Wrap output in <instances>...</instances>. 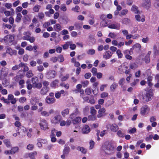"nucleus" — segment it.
<instances>
[{"mask_svg":"<svg viewBox=\"0 0 159 159\" xmlns=\"http://www.w3.org/2000/svg\"><path fill=\"white\" fill-rule=\"evenodd\" d=\"M116 147V143L112 142L108 143L106 147L105 145H103L102 147V149L104 151L106 154L111 155L115 152Z\"/></svg>","mask_w":159,"mask_h":159,"instance_id":"1","label":"nucleus"},{"mask_svg":"<svg viewBox=\"0 0 159 159\" xmlns=\"http://www.w3.org/2000/svg\"><path fill=\"white\" fill-rule=\"evenodd\" d=\"M32 82L33 86L35 88L40 89L42 87V84L39 82V80L38 77L36 76L33 77L32 78Z\"/></svg>","mask_w":159,"mask_h":159,"instance_id":"2","label":"nucleus"},{"mask_svg":"<svg viewBox=\"0 0 159 159\" xmlns=\"http://www.w3.org/2000/svg\"><path fill=\"white\" fill-rule=\"evenodd\" d=\"M150 110V108L148 106L144 105L141 108L140 113L142 116H146Z\"/></svg>","mask_w":159,"mask_h":159,"instance_id":"3","label":"nucleus"},{"mask_svg":"<svg viewBox=\"0 0 159 159\" xmlns=\"http://www.w3.org/2000/svg\"><path fill=\"white\" fill-rule=\"evenodd\" d=\"M62 120V117L60 115L55 116L51 119V122L53 124H58Z\"/></svg>","mask_w":159,"mask_h":159,"instance_id":"4","label":"nucleus"},{"mask_svg":"<svg viewBox=\"0 0 159 159\" xmlns=\"http://www.w3.org/2000/svg\"><path fill=\"white\" fill-rule=\"evenodd\" d=\"M39 125L40 128L43 130H46L48 129V124L47 121L43 119H41L40 120L39 123Z\"/></svg>","mask_w":159,"mask_h":159,"instance_id":"5","label":"nucleus"},{"mask_svg":"<svg viewBox=\"0 0 159 159\" xmlns=\"http://www.w3.org/2000/svg\"><path fill=\"white\" fill-rule=\"evenodd\" d=\"M152 95L149 92H147L143 96V99L144 102H147L152 99Z\"/></svg>","mask_w":159,"mask_h":159,"instance_id":"6","label":"nucleus"},{"mask_svg":"<svg viewBox=\"0 0 159 159\" xmlns=\"http://www.w3.org/2000/svg\"><path fill=\"white\" fill-rule=\"evenodd\" d=\"M87 43L89 45H93L96 42V40L94 35L90 34L89 36V38L87 40Z\"/></svg>","mask_w":159,"mask_h":159,"instance_id":"7","label":"nucleus"},{"mask_svg":"<svg viewBox=\"0 0 159 159\" xmlns=\"http://www.w3.org/2000/svg\"><path fill=\"white\" fill-rule=\"evenodd\" d=\"M151 5V2L150 0H143L142 4V6L146 9H148Z\"/></svg>","mask_w":159,"mask_h":159,"instance_id":"8","label":"nucleus"},{"mask_svg":"<svg viewBox=\"0 0 159 159\" xmlns=\"http://www.w3.org/2000/svg\"><path fill=\"white\" fill-rule=\"evenodd\" d=\"M111 43L113 45L117 46L119 48L123 46L125 44L124 42H120L118 43L116 40H113L112 41Z\"/></svg>","mask_w":159,"mask_h":159,"instance_id":"9","label":"nucleus"},{"mask_svg":"<svg viewBox=\"0 0 159 159\" xmlns=\"http://www.w3.org/2000/svg\"><path fill=\"white\" fill-rule=\"evenodd\" d=\"M106 127L107 129H110L112 131L116 132L118 129V127L116 124L112 125L108 124L106 125Z\"/></svg>","mask_w":159,"mask_h":159,"instance_id":"10","label":"nucleus"},{"mask_svg":"<svg viewBox=\"0 0 159 159\" xmlns=\"http://www.w3.org/2000/svg\"><path fill=\"white\" fill-rule=\"evenodd\" d=\"M108 27L110 29L119 30L120 28V25L119 23L115 22L109 25Z\"/></svg>","mask_w":159,"mask_h":159,"instance_id":"11","label":"nucleus"},{"mask_svg":"<svg viewBox=\"0 0 159 159\" xmlns=\"http://www.w3.org/2000/svg\"><path fill=\"white\" fill-rule=\"evenodd\" d=\"M14 39V36L13 35H8L4 37V40L6 43H11L13 41Z\"/></svg>","mask_w":159,"mask_h":159,"instance_id":"12","label":"nucleus"},{"mask_svg":"<svg viewBox=\"0 0 159 159\" xmlns=\"http://www.w3.org/2000/svg\"><path fill=\"white\" fill-rule=\"evenodd\" d=\"M132 48L134 51L136 52H139L141 50V46L140 44L136 43L134 44Z\"/></svg>","mask_w":159,"mask_h":159,"instance_id":"13","label":"nucleus"},{"mask_svg":"<svg viewBox=\"0 0 159 159\" xmlns=\"http://www.w3.org/2000/svg\"><path fill=\"white\" fill-rule=\"evenodd\" d=\"M56 99L54 97H50L48 96L46 98L45 101L46 102L49 104H52L55 102Z\"/></svg>","mask_w":159,"mask_h":159,"instance_id":"14","label":"nucleus"},{"mask_svg":"<svg viewBox=\"0 0 159 159\" xmlns=\"http://www.w3.org/2000/svg\"><path fill=\"white\" fill-rule=\"evenodd\" d=\"M55 131L56 129H55L53 128L52 129L51 131L52 133L50 135V137L51 141L52 142H55L57 140V139L55 137Z\"/></svg>","mask_w":159,"mask_h":159,"instance_id":"15","label":"nucleus"},{"mask_svg":"<svg viewBox=\"0 0 159 159\" xmlns=\"http://www.w3.org/2000/svg\"><path fill=\"white\" fill-rule=\"evenodd\" d=\"M56 72L53 70L49 71L47 74V77L48 79L54 78L56 75Z\"/></svg>","mask_w":159,"mask_h":159,"instance_id":"16","label":"nucleus"},{"mask_svg":"<svg viewBox=\"0 0 159 159\" xmlns=\"http://www.w3.org/2000/svg\"><path fill=\"white\" fill-rule=\"evenodd\" d=\"M73 116L74 117H73V119H72V122L74 124H77L80 122L81 118L80 117H76L75 114Z\"/></svg>","mask_w":159,"mask_h":159,"instance_id":"17","label":"nucleus"},{"mask_svg":"<svg viewBox=\"0 0 159 159\" xmlns=\"http://www.w3.org/2000/svg\"><path fill=\"white\" fill-rule=\"evenodd\" d=\"M105 111L106 109L105 108H100L98 111V114L97 115V117L99 118L103 116Z\"/></svg>","mask_w":159,"mask_h":159,"instance_id":"18","label":"nucleus"},{"mask_svg":"<svg viewBox=\"0 0 159 159\" xmlns=\"http://www.w3.org/2000/svg\"><path fill=\"white\" fill-rule=\"evenodd\" d=\"M90 128L88 125L84 126L82 129V132L83 134H88L90 131Z\"/></svg>","mask_w":159,"mask_h":159,"instance_id":"19","label":"nucleus"},{"mask_svg":"<svg viewBox=\"0 0 159 159\" xmlns=\"http://www.w3.org/2000/svg\"><path fill=\"white\" fill-rule=\"evenodd\" d=\"M112 54L111 52L107 51L104 53L103 58L106 59H109L111 57Z\"/></svg>","mask_w":159,"mask_h":159,"instance_id":"20","label":"nucleus"},{"mask_svg":"<svg viewBox=\"0 0 159 159\" xmlns=\"http://www.w3.org/2000/svg\"><path fill=\"white\" fill-rule=\"evenodd\" d=\"M39 99L38 98H31L30 102L32 105H36L39 102Z\"/></svg>","mask_w":159,"mask_h":159,"instance_id":"21","label":"nucleus"},{"mask_svg":"<svg viewBox=\"0 0 159 159\" xmlns=\"http://www.w3.org/2000/svg\"><path fill=\"white\" fill-rule=\"evenodd\" d=\"M106 18V16L104 14H102L100 16L101 19L103 20L101 22V24L103 26H106L107 25V24L104 21V20Z\"/></svg>","mask_w":159,"mask_h":159,"instance_id":"22","label":"nucleus"},{"mask_svg":"<svg viewBox=\"0 0 159 159\" xmlns=\"http://www.w3.org/2000/svg\"><path fill=\"white\" fill-rule=\"evenodd\" d=\"M49 90V88L48 87H43L41 89L40 93L41 94L43 95H46Z\"/></svg>","mask_w":159,"mask_h":159,"instance_id":"23","label":"nucleus"},{"mask_svg":"<svg viewBox=\"0 0 159 159\" xmlns=\"http://www.w3.org/2000/svg\"><path fill=\"white\" fill-rule=\"evenodd\" d=\"M65 92V91L63 90H61L60 91L57 92L55 93V97L57 99L61 97V95L64 94Z\"/></svg>","mask_w":159,"mask_h":159,"instance_id":"24","label":"nucleus"},{"mask_svg":"<svg viewBox=\"0 0 159 159\" xmlns=\"http://www.w3.org/2000/svg\"><path fill=\"white\" fill-rule=\"evenodd\" d=\"M23 34L25 36L22 37V39L24 40H28L30 39V32L29 31L25 32Z\"/></svg>","mask_w":159,"mask_h":159,"instance_id":"25","label":"nucleus"},{"mask_svg":"<svg viewBox=\"0 0 159 159\" xmlns=\"http://www.w3.org/2000/svg\"><path fill=\"white\" fill-rule=\"evenodd\" d=\"M59 80H55L52 82L50 84V86L53 88H56L58 87Z\"/></svg>","mask_w":159,"mask_h":159,"instance_id":"26","label":"nucleus"},{"mask_svg":"<svg viewBox=\"0 0 159 159\" xmlns=\"http://www.w3.org/2000/svg\"><path fill=\"white\" fill-rule=\"evenodd\" d=\"M54 30L57 32H59L62 30V27L59 24H57L54 25L53 26Z\"/></svg>","mask_w":159,"mask_h":159,"instance_id":"27","label":"nucleus"},{"mask_svg":"<svg viewBox=\"0 0 159 159\" xmlns=\"http://www.w3.org/2000/svg\"><path fill=\"white\" fill-rule=\"evenodd\" d=\"M74 115V114H72L70 115L69 117L67 120L66 122V125L69 126L71 124V123L72 122V119H73V117H74L73 116Z\"/></svg>","mask_w":159,"mask_h":159,"instance_id":"28","label":"nucleus"},{"mask_svg":"<svg viewBox=\"0 0 159 159\" xmlns=\"http://www.w3.org/2000/svg\"><path fill=\"white\" fill-rule=\"evenodd\" d=\"M135 18L136 20L139 22L141 21L143 22L145 21L144 17V16H142V18L140 17V16L139 15H136L135 16Z\"/></svg>","mask_w":159,"mask_h":159,"instance_id":"29","label":"nucleus"},{"mask_svg":"<svg viewBox=\"0 0 159 159\" xmlns=\"http://www.w3.org/2000/svg\"><path fill=\"white\" fill-rule=\"evenodd\" d=\"M82 87V85L80 84H79L76 85V88L77 90L80 91V94L82 95L84 93V91L83 89H81ZM82 96V95H81V96Z\"/></svg>","mask_w":159,"mask_h":159,"instance_id":"30","label":"nucleus"},{"mask_svg":"<svg viewBox=\"0 0 159 159\" xmlns=\"http://www.w3.org/2000/svg\"><path fill=\"white\" fill-rule=\"evenodd\" d=\"M6 52L9 53L11 55H13L15 53V50H12L10 47H8L6 48Z\"/></svg>","mask_w":159,"mask_h":159,"instance_id":"31","label":"nucleus"},{"mask_svg":"<svg viewBox=\"0 0 159 159\" xmlns=\"http://www.w3.org/2000/svg\"><path fill=\"white\" fill-rule=\"evenodd\" d=\"M138 8L136 6L134 5H133L131 8V10L134 12L135 14L136 13H140V11L138 10Z\"/></svg>","mask_w":159,"mask_h":159,"instance_id":"32","label":"nucleus"},{"mask_svg":"<svg viewBox=\"0 0 159 159\" xmlns=\"http://www.w3.org/2000/svg\"><path fill=\"white\" fill-rule=\"evenodd\" d=\"M20 130L22 131L23 132H25L26 131V129L25 127L23 126H20V128H17L16 130L17 133L19 134H20V132H21Z\"/></svg>","mask_w":159,"mask_h":159,"instance_id":"33","label":"nucleus"},{"mask_svg":"<svg viewBox=\"0 0 159 159\" xmlns=\"http://www.w3.org/2000/svg\"><path fill=\"white\" fill-rule=\"evenodd\" d=\"M69 110L68 108H66L63 110L61 112V114L63 117H65L66 115L69 114Z\"/></svg>","mask_w":159,"mask_h":159,"instance_id":"34","label":"nucleus"},{"mask_svg":"<svg viewBox=\"0 0 159 159\" xmlns=\"http://www.w3.org/2000/svg\"><path fill=\"white\" fill-rule=\"evenodd\" d=\"M118 86V84L116 83H113L110 86V90L111 91L114 92Z\"/></svg>","mask_w":159,"mask_h":159,"instance_id":"35","label":"nucleus"},{"mask_svg":"<svg viewBox=\"0 0 159 159\" xmlns=\"http://www.w3.org/2000/svg\"><path fill=\"white\" fill-rule=\"evenodd\" d=\"M76 149L77 150L79 151H80L82 153H85L87 152V150L83 147H78Z\"/></svg>","mask_w":159,"mask_h":159,"instance_id":"36","label":"nucleus"},{"mask_svg":"<svg viewBox=\"0 0 159 159\" xmlns=\"http://www.w3.org/2000/svg\"><path fill=\"white\" fill-rule=\"evenodd\" d=\"M3 142L7 147H11V144L9 139H5L3 140Z\"/></svg>","mask_w":159,"mask_h":159,"instance_id":"37","label":"nucleus"},{"mask_svg":"<svg viewBox=\"0 0 159 159\" xmlns=\"http://www.w3.org/2000/svg\"><path fill=\"white\" fill-rule=\"evenodd\" d=\"M19 148L17 147H14L12 148L10 150V153L11 154H13L16 152L18 151Z\"/></svg>","mask_w":159,"mask_h":159,"instance_id":"38","label":"nucleus"},{"mask_svg":"<svg viewBox=\"0 0 159 159\" xmlns=\"http://www.w3.org/2000/svg\"><path fill=\"white\" fill-rule=\"evenodd\" d=\"M37 154L36 152H31L28 154L29 156L30 159H35L34 156Z\"/></svg>","mask_w":159,"mask_h":159,"instance_id":"39","label":"nucleus"},{"mask_svg":"<svg viewBox=\"0 0 159 159\" xmlns=\"http://www.w3.org/2000/svg\"><path fill=\"white\" fill-rule=\"evenodd\" d=\"M20 63H21L22 64V66H21L20 67H23V71H28L29 69V67L28 66H26V64H25L24 63H23L22 62H21Z\"/></svg>","mask_w":159,"mask_h":159,"instance_id":"40","label":"nucleus"},{"mask_svg":"<svg viewBox=\"0 0 159 159\" xmlns=\"http://www.w3.org/2000/svg\"><path fill=\"white\" fill-rule=\"evenodd\" d=\"M130 20L127 18H125L123 19L122 20V24L127 25L130 23Z\"/></svg>","mask_w":159,"mask_h":159,"instance_id":"41","label":"nucleus"},{"mask_svg":"<svg viewBox=\"0 0 159 159\" xmlns=\"http://www.w3.org/2000/svg\"><path fill=\"white\" fill-rule=\"evenodd\" d=\"M71 43V42L70 41H67L65 43L62 45L63 49L64 50L67 49L69 47V44H70Z\"/></svg>","mask_w":159,"mask_h":159,"instance_id":"42","label":"nucleus"},{"mask_svg":"<svg viewBox=\"0 0 159 159\" xmlns=\"http://www.w3.org/2000/svg\"><path fill=\"white\" fill-rule=\"evenodd\" d=\"M22 15L20 13H18L17 14L16 19L15 21L17 22H19L21 20Z\"/></svg>","mask_w":159,"mask_h":159,"instance_id":"43","label":"nucleus"},{"mask_svg":"<svg viewBox=\"0 0 159 159\" xmlns=\"http://www.w3.org/2000/svg\"><path fill=\"white\" fill-rule=\"evenodd\" d=\"M22 64L21 63H20L19 65H16L13 66L12 68V70H16L19 69L20 67L21 66H22Z\"/></svg>","mask_w":159,"mask_h":159,"instance_id":"44","label":"nucleus"},{"mask_svg":"<svg viewBox=\"0 0 159 159\" xmlns=\"http://www.w3.org/2000/svg\"><path fill=\"white\" fill-rule=\"evenodd\" d=\"M34 74L32 73V71L30 70L28 71L26 74V76L28 78L33 76Z\"/></svg>","mask_w":159,"mask_h":159,"instance_id":"45","label":"nucleus"},{"mask_svg":"<svg viewBox=\"0 0 159 159\" xmlns=\"http://www.w3.org/2000/svg\"><path fill=\"white\" fill-rule=\"evenodd\" d=\"M95 51L93 49H89L87 52V53L89 55H93L95 54Z\"/></svg>","mask_w":159,"mask_h":159,"instance_id":"46","label":"nucleus"},{"mask_svg":"<svg viewBox=\"0 0 159 159\" xmlns=\"http://www.w3.org/2000/svg\"><path fill=\"white\" fill-rule=\"evenodd\" d=\"M96 119V116L95 115H90L88 117V120H94Z\"/></svg>","mask_w":159,"mask_h":159,"instance_id":"47","label":"nucleus"},{"mask_svg":"<svg viewBox=\"0 0 159 159\" xmlns=\"http://www.w3.org/2000/svg\"><path fill=\"white\" fill-rule=\"evenodd\" d=\"M41 6L38 5H37L34 6L33 8V11L35 12H38Z\"/></svg>","mask_w":159,"mask_h":159,"instance_id":"48","label":"nucleus"},{"mask_svg":"<svg viewBox=\"0 0 159 159\" xmlns=\"http://www.w3.org/2000/svg\"><path fill=\"white\" fill-rule=\"evenodd\" d=\"M116 53L117 55L118 58H121L123 56V54L122 53L120 49H117L116 52Z\"/></svg>","mask_w":159,"mask_h":159,"instance_id":"49","label":"nucleus"},{"mask_svg":"<svg viewBox=\"0 0 159 159\" xmlns=\"http://www.w3.org/2000/svg\"><path fill=\"white\" fill-rule=\"evenodd\" d=\"M69 77V74H67L63 76L61 78V80L62 81H64L68 79Z\"/></svg>","mask_w":159,"mask_h":159,"instance_id":"50","label":"nucleus"},{"mask_svg":"<svg viewBox=\"0 0 159 159\" xmlns=\"http://www.w3.org/2000/svg\"><path fill=\"white\" fill-rule=\"evenodd\" d=\"M136 131V129L135 128H133L131 129H129L128 130V133L130 134L134 133Z\"/></svg>","mask_w":159,"mask_h":159,"instance_id":"51","label":"nucleus"},{"mask_svg":"<svg viewBox=\"0 0 159 159\" xmlns=\"http://www.w3.org/2000/svg\"><path fill=\"white\" fill-rule=\"evenodd\" d=\"M40 114L42 116L45 117H47L49 116L48 112L46 111H42Z\"/></svg>","mask_w":159,"mask_h":159,"instance_id":"52","label":"nucleus"},{"mask_svg":"<svg viewBox=\"0 0 159 159\" xmlns=\"http://www.w3.org/2000/svg\"><path fill=\"white\" fill-rule=\"evenodd\" d=\"M70 151V148L68 147H66L65 148L63 151V153L64 154H68Z\"/></svg>","mask_w":159,"mask_h":159,"instance_id":"53","label":"nucleus"},{"mask_svg":"<svg viewBox=\"0 0 159 159\" xmlns=\"http://www.w3.org/2000/svg\"><path fill=\"white\" fill-rule=\"evenodd\" d=\"M90 147L89 148L90 149H92L94 146L95 144V142L93 140H91L89 142Z\"/></svg>","mask_w":159,"mask_h":159,"instance_id":"54","label":"nucleus"},{"mask_svg":"<svg viewBox=\"0 0 159 159\" xmlns=\"http://www.w3.org/2000/svg\"><path fill=\"white\" fill-rule=\"evenodd\" d=\"M37 141L41 142V143L45 144L47 143V140L46 139H43L41 138H38L37 139Z\"/></svg>","mask_w":159,"mask_h":159,"instance_id":"55","label":"nucleus"},{"mask_svg":"<svg viewBox=\"0 0 159 159\" xmlns=\"http://www.w3.org/2000/svg\"><path fill=\"white\" fill-rule=\"evenodd\" d=\"M117 135L118 136L120 137H124L125 136V135L122 131L120 130H118L117 133Z\"/></svg>","mask_w":159,"mask_h":159,"instance_id":"56","label":"nucleus"},{"mask_svg":"<svg viewBox=\"0 0 159 159\" xmlns=\"http://www.w3.org/2000/svg\"><path fill=\"white\" fill-rule=\"evenodd\" d=\"M61 34L63 35H65L68 34H69V32L67 30L64 29L61 31Z\"/></svg>","mask_w":159,"mask_h":159,"instance_id":"57","label":"nucleus"},{"mask_svg":"<svg viewBox=\"0 0 159 159\" xmlns=\"http://www.w3.org/2000/svg\"><path fill=\"white\" fill-rule=\"evenodd\" d=\"M151 71L150 69H148L143 74V75L144 76L147 75V76H149L151 75Z\"/></svg>","mask_w":159,"mask_h":159,"instance_id":"58","label":"nucleus"},{"mask_svg":"<svg viewBox=\"0 0 159 159\" xmlns=\"http://www.w3.org/2000/svg\"><path fill=\"white\" fill-rule=\"evenodd\" d=\"M139 81V79L134 80V82L131 83L130 85L132 87H134L137 84Z\"/></svg>","mask_w":159,"mask_h":159,"instance_id":"59","label":"nucleus"},{"mask_svg":"<svg viewBox=\"0 0 159 159\" xmlns=\"http://www.w3.org/2000/svg\"><path fill=\"white\" fill-rule=\"evenodd\" d=\"M25 83V81L23 80H20V81L19 82V85H20V88L21 89L24 87V86L23 85V84H24Z\"/></svg>","mask_w":159,"mask_h":159,"instance_id":"60","label":"nucleus"},{"mask_svg":"<svg viewBox=\"0 0 159 159\" xmlns=\"http://www.w3.org/2000/svg\"><path fill=\"white\" fill-rule=\"evenodd\" d=\"M86 93L87 95H90L91 93V89L90 88H86L85 90Z\"/></svg>","mask_w":159,"mask_h":159,"instance_id":"61","label":"nucleus"},{"mask_svg":"<svg viewBox=\"0 0 159 159\" xmlns=\"http://www.w3.org/2000/svg\"><path fill=\"white\" fill-rule=\"evenodd\" d=\"M34 147V146L32 144H29L27 146V149L30 150H32Z\"/></svg>","mask_w":159,"mask_h":159,"instance_id":"62","label":"nucleus"},{"mask_svg":"<svg viewBox=\"0 0 159 159\" xmlns=\"http://www.w3.org/2000/svg\"><path fill=\"white\" fill-rule=\"evenodd\" d=\"M91 72L93 76H96V74L97 73V68L95 67L93 68L92 69Z\"/></svg>","mask_w":159,"mask_h":159,"instance_id":"63","label":"nucleus"},{"mask_svg":"<svg viewBox=\"0 0 159 159\" xmlns=\"http://www.w3.org/2000/svg\"><path fill=\"white\" fill-rule=\"evenodd\" d=\"M108 36L112 39H115L116 37V35L114 33L110 32L108 34Z\"/></svg>","mask_w":159,"mask_h":159,"instance_id":"64","label":"nucleus"}]
</instances>
